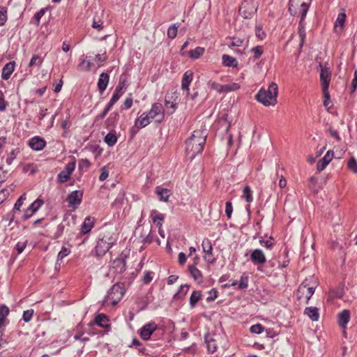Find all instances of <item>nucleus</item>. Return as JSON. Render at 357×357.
<instances>
[{
	"label": "nucleus",
	"mask_w": 357,
	"mask_h": 357,
	"mask_svg": "<svg viewBox=\"0 0 357 357\" xmlns=\"http://www.w3.org/2000/svg\"><path fill=\"white\" fill-rule=\"evenodd\" d=\"M91 65L92 63L89 61L82 59L77 66V70L79 71H89Z\"/></svg>",
	"instance_id": "38"
},
{
	"label": "nucleus",
	"mask_w": 357,
	"mask_h": 357,
	"mask_svg": "<svg viewBox=\"0 0 357 357\" xmlns=\"http://www.w3.org/2000/svg\"><path fill=\"white\" fill-rule=\"evenodd\" d=\"M155 192L159 197L160 201L167 202L169 197L170 196V191L168 189L163 188L162 187L158 186L155 188Z\"/></svg>",
	"instance_id": "26"
},
{
	"label": "nucleus",
	"mask_w": 357,
	"mask_h": 357,
	"mask_svg": "<svg viewBox=\"0 0 357 357\" xmlns=\"http://www.w3.org/2000/svg\"><path fill=\"white\" fill-rule=\"evenodd\" d=\"M233 212L232 204L230 202H226L225 213L228 219H230Z\"/></svg>",
	"instance_id": "58"
},
{
	"label": "nucleus",
	"mask_w": 357,
	"mask_h": 357,
	"mask_svg": "<svg viewBox=\"0 0 357 357\" xmlns=\"http://www.w3.org/2000/svg\"><path fill=\"white\" fill-rule=\"evenodd\" d=\"M157 328L158 326L155 322H150L146 324L140 329V337L143 340H147L150 338L151 335Z\"/></svg>",
	"instance_id": "10"
},
{
	"label": "nucleus",
	"mask_w": 357,
	"mask_h": 357,
	"mask_svg": "<svg viewBox=\"0 0 357 357\" xmlns=\"http://www.w3.org/2000/svg\"><path fill=\"white\" fill-rule=\"evenodd\" d=\"M151 119L148 113L144 112L136 119L135 124L139 128H142L148 126L151 123Z\"/></svg>",
	"instance_id": "21"
},
{
	"label": "nucleus",
	"mask_w": 357,
	"mask_h": 357,
	"mask_svg": "<svg viewBox=\"0 0 357 357\" xmlns=\"http://www.w3.org/2000/svg\"><path fill=\"white\" fill-rule=\"evenodd\" d=\"M333 158V151H328L326 155L319 160L317 164V169L319 172L324 170Z\"/></svg>",
	"instance_id": "16"
},
{
	"label": "nucleus",
	"mask_w": 357,
	"mask_h": 357,
	"mask_svg": "<svg viewBox=\"0 0 357 357\" xmlns=\"http://www.w3.org/2000/svg\"><path fill=\"white\" fill-rule=\"evenodd\" d=\"M24 195L21 196L16 202L14 206V210L20 211V207L22 206L23 204V200L25 199Z\"/></svg>",
	"instance_id": "63"
},
{
	"label": "nucleus",
	"mask_w": 357,
	"mask_h": 357,
	"mask_svg": "<svg viewBox=\"0 0 357 357\" xmlns=\"http://www.w3.org/2000/svg\"><path fill=\"white\" fill-rule=\"evenodd\" d=\"M152 273L150 272V271H147L144 273V276H143V282L144 284H149L153 279V277H152Z\"/></svg>",
	"instance_id": "62"
},
{
	"label": "nucleus",
	"mask_w": 357,
	"mask_h": 357,
	"mask_svg": "<svg viewBox=\"0 0 357 357\" xmlns=\"http://www.w3.org/2000/svg\"><path fill=\"white\" fill-rule=\"evenodd\" d=\"M33 314V310H28L23 312L22 319L25 322H29Z\"/></svg>",
	"instance_id": "57"
},
{
	"label": "nucleus",
	"mask_w": 357,
	"mask_h": 357,
	"mask_svg": "<svg viewBox=\"0 0 357 357\" xmlns=\"http://www.w3.org/2000/svg\"><path fill=\"white\" fill-rule=\"evenodd\" d=\"M264 327L259 324H255L250 327V332L255 334H260L264 331Z\"/></svg>",
	"instance_id": "54"
},
{
	"label": "nucleus",
	"mask_w": 357,
	"mask_h": 357,
	"mask_svg": "<svg viewBox=\"0 0 357 357\" xmlns=\"http://www.w3.org/2000/svg\"><path fill=\"white\" fill-rule=\"evenodd\" d=\"M151 217L152 218L153 223H155L158 227H162L164 220V215L162 214L157 213L156 211H152L151 212Z\"/></svg>",
	"instance_id": "30"
},
{
	"label": "nucleus",
	"mask_w": 357,
	"mask_h": 357,
	"mask_svg": "<svg viewBox=\"0 0 357 357\" xmlns=\"http://www.w3.org/2000/svg\"><path fill=\"white\" fill-rule=\"evenodd\" d=\"M308 280V285H306V290H307V301H306V303H308L310 298L312 297V296L313 295L314 292V289H315V287L316 285H310V280H314V278L312 276H310Z\"/></svg>",
	"instance_id": "39"
},
{
	"label": "nucleus",
	"mask_w": 357,
	"mask_h": 357,
	"mask_svg": "<svg viewBox=\"0 0 357 357\" xmlns=\"http://www.w3.org/2000/svg\"><path fill=\"white\" fill-rule=\"evenodd\" d=\"M75 168V162H68L65 168L58 174V181L60 183L66 182Z\"/></svg>",
	"instance_id": "9"
},
{
	"label": "nucleus",
	"mask_w": 357,
	"mask_h": 357,
	"mask_svg": "<svg viewBox=\"0 0 357 357\" xmlns=\"http://www.w3.org/2000/svg\"><path fill=\"white\" fill-rule=\"evenodd\" d=\"M306 285H308V280L303 281L298 287L297 290L298 299H301L302 298H305L307 299Z\"/></svg>",
	"instance_id": "31"
},
{
	"label": "nucleus",
	"mask_w": 357,
	"mask_h": 357,
	"mask_svg": "<svg viewBox=\"0 0 357 357\" xmlns=\"http://www.w3.org/2000/svg\"><path fill=\"white\" fill-rule=\"evenodd\" d=\"M202 293L200 291H194L190 298V305L191 307H194L197 303L201 299Z\"/></svg>",
	"instance_id": "36"
},
{
	"label": "nucleus",
	"mask_w": 357,
	"mask_h": 357,
	"mask_svg": "<svg viewBox=\"0 0 357 357\" xmlns=\"http://www.w3.org/2000/svg\"><path fill=\"white\" fill-rule=\"evenodd\" d=\"M119 119V114L118 112H114L111 113L105 122V125L107 129L113 130V129L116 127Z\"/></svg>",
	"instance_id": "19"
},
{
	"label": "nucleus",
	"mask_w": 357,
	"mask_h": 357,
	"mask_svg": "<svg viewBox=\"0 0 357 357\" xmlns=\"http://www.w3.org/2000/svg\"><path fill=\"white\" fill-rule=\"evenodd\" d=\"M309 8L308 3L304 0H289V10L291 15H301L302 20H304Z\"/></svg>",
	"instance_id": "4"
},
{
	"label": "nucleus",
	"mask_w": 357,
	"mask_h": 357,
	"mask_svg": "<svg viewBox=\"0 0 357 357\" xmlns=\"http://www.w3.org/2000/svg\"><path fill=\"white\" fill-rule=\"evenodd\" d=\"M348 168L354 173H357V160L354 158L348 161Z\"/></svg>",
	"instance_id": "51"
},
{
	"label": "nucleus",
	"mask_w": 357,
	"mask_h": 357,
	"mask_svg": "<svg viewBox=\"0 0 357 357\" xmlns=\"http://www.w3.org/2000/svg\"><path fill=\"white\" fill-rule=\"evenodd\" d=\"M6 8L0 6V26L4 24L6 21Z\"/></svg>",
	"instance_id": "55"
},
{
	"label": "nucleus",
	"mask_w": 357,
	"mask_h": 357,
	"mask_svg": "<svg viewBox=\"0 0 357 357\" xmlns=\"http://www.w3.org/2000/svg\"><path fill=\"white\" fill-rule=\"evenodd\" d=\"M13 190L14 187L13 185H10L9 187L6 188H3L0 190V196L2 195V199H6L7 197L10 195V193Z\"/></svg>",
	"instance_id": "49"
},
{
	"label": "nucleus",
	"mask_w": 357,
	"mask_h": 357,
	"mask_svg": "<svg viewBox=\"0 0 357 357\" xmlns=\"http://www.w3.org/2000/svg\"><path fill=\"white\" fill-rule=\"evenodd\" d=\"M202 246L203 252L206 254L204 256V260L209 264L213 263L215 261V258L213 255V246L211 241L208 238L204 239Z\"/></svg>",
	"instance_id": "8"
},
{
	"label": "nucleus",
	"mask_w": 357,
	"mask_h": 357,
	"mask_svg": "<svg viewBox=\"0 0 357 357\" xmlns=\"http://www.w3.org/2000/svg\"><path fill=\"white\" fill-rule=\"evenodd\" d=\"M18 152L19 151L17 149H13V151H10V153H9V155L6 159V162L8 165H10L12 163L13 160L15 158L16 155Z\"/></svg>",
	"instance_id": "59"
},
{
	"label": "nucleus",
	"mask_w": 357,
	"mask_h": 357,
	"mask_svg": "<svg viewBox=\"0 0 357 357\" xmlns=\"http://www.w3.org/2000/svg\"><path fill=\"white\" fill-rule=\"evenodd\" d=\"M126 270V261L123 259H116L112 261L111 271L115 273L121 274Z\"/></svg>",
	"instance_id": "17"
},
{
	"label": "nucleus",
	"mask_w": 357,
	"mask_h": 357,
	"mask_svg": "<svg viewBox=\"0 0 357 357\" xmlns=\"http://www.w3.org/2000/svg\"><path fill=\"white\" fill-rule=\"evenodd\" d=\"M250 259L255 264H264L266 261V257L263 251L260 249L254 250L250 255Z\"/></svg>",
	"instance_id": "14"
},
{
	"label": "nucleus",
	"mask_w": 357,
	"mask_h": 357,
	"mask_svg": "<svg viewBox=\"0 0 357 357\" xmlns=\"http://www.w3.org/2000/svg\"><path fill=\"white\" fill-rule=\"evenodd\" d=\"M130 347H135V348L137 349V350L139 352H141L142 354H145V352H146V348L144 346H142L140 341L139 340H137V338H134L132 340Z\"/></svg>",
	"instance_id": "42"
},
{
	"label": "nucleus",
	"mask_w": 357,
	"mask_h": 357,
	"mask_svg": "<svg viewBox=\"0 0 357 357\" xmlns=\"http://www.w3.org/2000/svg\"><path fill=\"white\" fill-rule=\"evenodd\" d=\"M70 252V250L66 247L63 246L61 251L59 252L57 256V261L62 260L65 257L68 256Z\"/></svg>",
	"instance_id": "52"
},
{
	"label": "nucleus",
	"mask_w": 357,
	"mask_h": 357,
	"mask_svg": "<svg viewBox=\"0 0 357 357\" xmlns=\"http://www.w3.org/2000/svg\"><path fill=\"white\" fill-rule=\"evenodd\" d=\"M193 73L191 70H187L182 78L181 88L186 92V96L190 95L189 86L192 80Z\"/></svg>",
	"instance_id": "15"
},
{
	"label": "nucleus",
	"mask_w": 357,
	"mask_h": 357,
	"mask_svg": "<svg viewBox=\"0 0 357 357\" xmlns=\"http://www.w3.org/2000/svg\"><path fill=\"white\" fill-rule=\"evenodd\" d=\"M94 222L93 220L90 217L85 218L83 225H82L81 232L84 234L89 233L93 227Z\"/></svg>",
	"instance_id": "28"
},
{
	"label": "nucleus",
	"mask_w": 357,
	"mask_h": 357,
	"mask_svg": "<svg viewBox=\"0 0 357 357\" xmlns=\"http://www.w3.org/2000/svg\"><path fill=\"white\" fill-rule=\"evenodd\" d=\"M256 36L261 40H263L266 37V33L263 31L261 26H257L255 29Z\"/></svg>",
	"instance_id": "50"
},
{
	"label": "nucleus",
	"mask_w": 357,
	"mask_h": 357,
	"mask_svg": "<svg viewBox=\"0 0 357 357\" xmlns=\"http://www.w3.org/2000/svg\"><path fill=\"white\" fill-rule=\"evenodd\" d=\"M125 293L126 288L124 283H116L108 291L103 300V304L116 305L121 300Z\"/></svg>",
	"instance_id": "3"
},
{
	"label": "nucleus",
	"mask_w": 357,
	"mask_h": 357,
	"mask_svg": "<svg viewBox=\"0 0 357 357\" xmlns=\"http://www.w3.org/2000/svg\"><path fill=\"white\" fill-rule=\"evenodd\" d=\"M261 245L267 249H271L273 243V239L270 238L268 240H260L259 241Z\"/></svg>",
	"instance_id": "60"
},
{
	"label": "nucleus",
	"mask_w": 357,
	"mask_h": 357,
	"mask_svg": "<svg viewBox=\"0 0 357 357\" xmlns=\"http://www.w3.org/2000/svg\"><path fill=\"white\" fill-rule=\"evenodd\" d=\"M222 63L225 66L228 67H236L238 65L237 60L229 55L224 54L222 57Z\"/></svg>",
	"instance_id": "29"
},
{
	"label": "nucleus",
	"mask_w": 357,
	"mask_h": 357,
	"mask_svg": "<svg viewBox=\"0 0 357 357\" xmlns=\"http://www.w3.org/2000/svg\"><path fill=\"white\" fill-rule=\"evenodd\" d=\"M206 139V134L204 131L195 130L192 135L185 142V152L190 159L201 153Z\"/></svg>",
	"instance_id": "1"
},
{
	"label": "nucleus",
	"mask_w": 357,
	"mask_h": 357,
	"mask_svg": "<svg viewBox=\"0 0 357 357\" xmlns=\"http://www.w3.org/2000/svg\"><path fill=\"white\" fill-rule=\"evenodd\" d=\"M188 270L190 273L191 276L194 278V280L199 284L202 282L203 281V275L201 271L196 268V264L190 265L188 266Z\"/></svg>",
	"instance_id": "24"
},
{
	"label": "nucleus",
	"mask_w": 357,
	"mask_h": 357,
	"mask_svg": "<svg viewBox=\"0 0 357 357\" xmlns=\"http://www.w3.org/2000/svg\"><path fill=\"white\" fill-rule=\"evenodd\" d=\"M43 63V59L37 54H34L32 58L31 59V61L29 62V66H40Z\"/></svg>",
	"instance_id": "47"
},
{
	"label": "nucleus",
	"mask_w": 357,
	"mask_h": 357,
	"mask_svg": "<svg viewBox=\"0 0 357 357\" xmlns=\"http://www.w3.org/2000/svg\"><path fill=\"white\" fill-rule=\"evenodd\" d=\"M126 87H127L126 80V79H123V80L121 79L119 83V85L117 86V87L116 88L115 90L118 91L120 93H123V90L125 89Z\"/></svg>",
	"instance_id": "61"
},
{
	"label": "nucleus",
	"mask_w": 357,
	"mask_h": 357,
	"mask_svg": "<svg viewBox=\"0 0 357 357\" xmlns=\"http://www.w3.org/2000/svg\"><path fill=\"white\" fill-rule=\"evenodd\" d=\"M209 87L219 93H223L224 85L220 84L215 82H209Z\"/></svg>",
	"instance_id": "48"
},
{
	"label": "nucleus",
	"mask_w": 357,
	"mask_h": 357,
	"mask_svg": "<svg viewBox=\"0 0 357 357\" xmlns=\"http://www.w3.org/2000/svg\"><path fill=\"white\" fill-rule=\"evenodd\" d=\"M43 200L38 199L33 202L25 211L24 214V220H27L31 218L34 213H36L38 208L43 205Z\"/></svg>",
	"instance_id": "13"
},
{
	"label": "nucleus",
	"mask_w": 357,
	"mask_h": 357,
	"mask_svg": "<svg viewBox=\"0 0 357 357\" xmlns=\"http://www.w3.org/2000/svg\"><path fill=\"white\" fill-rule=\"evenodd\" d=\"M243 197L248 203H250L252 202V192L249 186H245L243 188Z\"/></svg>",
	"instance_id": "41"
},
{
	"label": "nucleus",
	"mask_w": 357,
	"mask_h": 357,
	"mask_svg": "<svg viewBox=\"0 0 357 357\" xmlns=\"http://www.w3.org/2000/svg\"><path fill=\"white\" fill-rule=\"evenodd\" d=\"M278 87L275 82H271L268 89H261L255 96L256 100L264 106H274L277 103Z\"/></svg>",
	"instance_id": "2"
},
{
	"label": "nucleus",
	"mask_w": 357,
	"mask_h": 357,
	"mask_svg": "<svg viewBox=\"0 0 357 357\" xmlns=\"http://www.w3.org/2000/svg\"><path fill=\"white\" fill-rule=\"evenodd\" d=\"M304 314L307 316L312 321H317L319 318V310L316 307H305Z\"/></svg>",
	"instance_id": "23"
},
{
	"label": "nucleus",
	"mask_w": 357,
	"mask_h": 357,
	"mask_svg": "<svg viewBox=\"0 0 357 357\" xmlns=\"http://www.w3.org/2000/svg\"><path fill=\"white\" fill-rule=\"evenodd\" d=\"M83 192L80 190H75L70 192L67 198L69 206L76 207L82 202Z\"/></svg>",
	"instance_id": "11"
},
{
	"label": "nucleus",
	"mask_w": 357,
	"mask_h": 357,
	"mask_svg": "<svg viewBox=\"0 0 357 357\" xmlns=\"http://www.w3.org/2000/svg\"><path fill=\"white\" fill-rule=\"evenodd\" d=\"M189 286L188 284L181 285L176 294H174V298L176 299L183 298L188 293Z\"/></svg>",
	"instance_id": "37"
},
{
	"label": "nucleus",
	"mask_w": 357,
	"mask_h": 357,
	"mask_svg": "<svg viewBox=\"0 0 357 357\" xmlns=\"http://www.w3.org/2000/svg\"><path fill=\"white\" fill-rule=\"evenodd\" d=\"M346 14L344 12L340 13L335 22V29L337 30L338 27L342 29L345 23Z\"/></svg>",
	"instance_id": "33"
},
{
	"label": "nucleus",
	"mask_w": 357,
	"mask_h": 357,
	"mask_svg": "<svg viewBox=\"0 0 357 357\" xmlns=\"http://www.w3.org/2000/svg\"><path fill=\"white\" fill-rule=\"evenodd\" d=\"M204 52V48L197 47L195 50L189 52V56L192 59H198Z\"/></svg>",
	"instance_id": "40"
},
{
	"label": "nucleus",
	"mask_w": 357,
	"mask_h": 357,
	"mask_svg": "<svg viewBox=\"0 0 357 357\" xmlns=\"http://www.w3.org/2000/svg\"><path fill=\"white\" fill-rule=\"evenodd\" d=\"M298 33L300 38V45L299 48H302V47L304 45L305 39L306 36L305 29V25H304V20H300L299 24H298Z\"/></svg>",
	"instance_id": "27"
},
{
	"label": "nucleus",
	"mask_w": 357,
	"mask_h": 357,
	"mask_svg": "<svg viewBox=\"0 0 357 357\" xmlns=\"http://www.w3.org/2000/svg\"><path fill=\"white\" fill-rule=\"evenodd\" d=\"M148 114L149 115V117H151L152 119L157 117H160L159 119H157V121L161 122L165 116V112L162 105L159 102H155L153 104L151 109L148 112Z\"/></svg>",
	"instance_id": "7"
},
{
	"label": "nucleus",
	"mask_w": 357,
	"mask_h": 357,
	"mask_svg": "<svg viewBox=\"0 0 357 357\" xmlns=\"http://www.w3.org/2000/svg\"><path fill=\"white\" fill-rule=\"evenodd\" d=\"M351 88L352 92L355 91L357 89V70H356L354 72V77L351 82Z\"/></svg>",
	"instance_id": "64"
},
{
	"label": "nucleus",
	"mask_w": 357,
	"mask_h": 357,
	"mask_svg": "<svg viewBox=\"0 0 357 357\" xmlns=\"http://www.w3.org/2000/svg\"><path fill=\"white\" fill-rule=\"evenodd\" d=\"M319 67L320 68V81L321 84L322 91H326V89H328L330 82L331 79V72L330 68L326 66H322L321 63L319 64Z\"/></svg>",
	"instance_id": "6"
},
{
	"label": "nucleus",
	"mask_w": 357,
	"mask_h": 357,
	"mask_svg": "<svg viewBox=\"0 0 357 357\" xmlns=\"http://www.w3.org/2000/svg\"><path fill=\"white\" fill-rule=\"evenodd\" d=\"M250 52L254 54V59H258L264 52L262 46L258 45L250 50Z\"/></svg>",
	"instance_id": "45"
},
{
	"label": "nucleus",
	"mask_w": 357,
	"mask_h": 357,
	"mask_svg": "<svg viewBox=\"0 0 357 357\" xmlns=\"http://www.w3.org/2000/svg\"><path fill=\"white\" fill-rule=\"evenodd\" d=\"M108 321L107 316L102 314H98L95 318L96 324L102 328H107L108 326Z\"/></svg>",
	"instance_id": "32"
},
{
	"label": "nucleus",
	"mask_w": 357,
	"mask_h": 357,
	"mask_svg": "<svg viewBox=\"0 0 357 357\" xmlns=\"http://www.w3.org/2000/svg\"><path fill=\"white\" fill-rule=\"evenodd\" d=\"M217 335L215 334L208 333L205 335V343L208 351L213 354L217 350Z\"/></svg>",
	"instance_id": "12"
},
{
	"label": "nucleus",
	"mask_w": 357,
	"mask_h": 357,
	"mask_svg": "<svg viewBox=\"0 0 357 357\" xmlns=\"http://www.w3.org/2000/svg\"><path fill=\"white\" fill-rule=\"evenodd\" d=\"M350 319V312L347 310H344L338 314V324L342 328H345Z\"/></svg>",
	"instance_id": "22"
},
{
	"label": "nucleus",
	"mask_w": 357,
	"mask_h": 357,
	"mask_svg": "<svg viewBox=\"0 0 357 357\" xmlns=\"http://www.w3.org/2000/svg\"><path fill=\"white\" fill-rule=\"evenodd\" d=\"M9 312L10 310L6 305H2L0 306V328L3 325L5 319Z\"/></svg>",
	"instance_id": "35"
},
{
	"label": "nucleus",
	"mask_w": 357,
	"mask_h": 357,
	"mask_svg": "<svg viewBox=\"0 0 357 357\" xmlns=\"http://www.w3.org/2000/svg\"><path fill=\"white\" fill-rule=\"evenodd\" d=\"M104 142L109 146H114L117 142V137L115 132H110L106 135Z\"/></svg>",
	"instance_id": "34"
},
{
	"label": "nucleus",
	"mask_w": 357,
	"mask_h": 357,
	"mask_svg": "<svg viewBox=\"0 0 357 357\" xmlns=\"http://www.w3.org/2000/svg\"><path fill=\"white\" fill-rule=\"evenodd\" d=\"M109 82V75L105 73H102L98 82V87L100 93H102L107 88Z\"/></svg>",
	"instance_id": "25"
},
{
	"label": "nucleus",
	"mask_w": 357,
	"mask_h": 357,
	"mask_svg": "<svg viewBox=\"0 0 357 357\" xmlns=\"http://www.w3.org/2000/svg\"><path fill=\"white\" fill-rule=\"evenodd\" d=\"M248 286V277L243 274L240 278V281L238 285L239 289H246Z\"/></svg>",
	"instance_id": "46"
},
{
	"label": "nucleus",
	"mask_w": 357,
	"mask_h": 357,
	"mask_svg": "<svg viewBox=\"0 0 357 357\" xmlns=\"http://www.w3.org/2000/svg\"><path fill=\"white\" fill-rule=\"evenodd\" d=\"M29 145L33 150L41 151L45 146L46 142L40 137H34L29 140Z\"/></svg>",
	"instance_id": "18"
},
{
	"label": "nucleus",
	"mask_w": 357,
	"mask_h": 357,
	"mask_svg": "<svg viewBox=\"0 0 357 357\" xmlns=\"http://www.w3.org/2000/svg\"><path fill=\"white\" fill-rule=\"evenodd\" d=\"M178 26L176 24L172 25L169 27L167 30V36L170 38H174L177 34Z\"/></svg>",
	"instance_id": "53"
},
{
	"label": "nucleus",
	"mask_w": 357,
	"mask_h": 357,
	"mask_svg": "<svg viewBox=\"0 0 357 357\" xmlns=\"http://www.w3.org/2000/svg\"><path fill=\"white\" fill-rule=\"evenodd\" d=\"M114 241L112 236L103 235L102 238H99L97 245L95 248V252L97 256L101 257L104 255L112 247Z\"/></svg>",
	"instance_id": "5"
},
{
	"label": "nucleus",
	"mask_w": 357,
	"mask_h": 357,
	"mask_svg": "<svg viewBox=\"0 0 357 357\" xmlns=\"http://www.w3.org/2000/svg\"><path fill=\"white\" fill-rule=\"evenodd\" d=\"M15 67V61H10L8 63H6L3 69H2V73H1V77L2 79L7 80L8 79L12 73H13Z\"/></svg>",
	"instance_id": "20"
},
{
	"label": "nucleus",
	"mask_w": 357,
	"mask_h": 357,
	"mask_svg": "<svg viewBox=\"0 0 357 357\" xmlns=\"http://www.w3.org/2000/svg\"><path fill=\"white\" fill-rule=\"evenodd\" d=\"M240 88V85L238 83H230L225 84L223 87V92L234 91Z\"/></svg>",
	"instance_id": "43"
},
{
	"label": "nucleus",
	"mask_w": 357,
	"mask_h": 357,
	"mask_svg": "<svg viewBox=\"0 0 357 357\" xmlns=\"http://www.w3.org/2000/svg\"><path fill=\"white\" fill-rule=\"evenodd\" d=\"M109 176L108 169L105 166L100 169V174L99 176V180L101 181H105Z\"/></svg>",
	"instance_id": "56"
},
{
	"label": "nucleus",
	"mask_w": 357,
	"mask_h": 357,
	"mask_svg": "<svg viewBox=\"0 0 357 357\" xmlns=\"http://www.w3.org/2000/svg\"><path fill=\"white\" fill-rule=\"evenodd\" d=\"M248 3H243L241 6L239 8V12L242 15V16L245 18H248L251 16V15L253 13V8L250 11H246V6Z\"/></svg>",
	"instance_id": "44"
}]
</instances>
